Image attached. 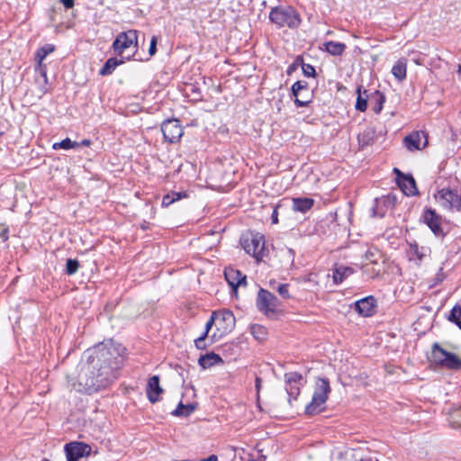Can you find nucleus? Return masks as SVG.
Returning <instances> with one entry per match:
<instances>
[{
  "label": "nucleus",
  "mask_w": 461,
  "mask_h": 461,
  "mask_svg": "<svg viewBox=\"0 0 461 461\" xmlns=\"http://www.w3.org/2000/svg\"><path fill=\"white\" fill-rule=\"evenodd\" d=\"M438 200L443 208L461 212V193L457 191L442 188L438 192Z\"/></svg>",
  "instance_id": "obj_6"
},
{
  "label": "nucleus",
  "mask_w": 461,
  "mask_h": 461,
  "mask_svg": "<svg viewBox=\"0 0 461 461\" xmlns=\"http://www.w3.org/2000/svg\"><path fill=\"white\" fill-rule=\"evenodd\" d=\"M357 102H356V110L359 112H365L367 108V104L369 103V94L367 90L361 89V86L357 88Z\"/></svg>",
  "instance_id": "obj_27"
},
{
  "label": "nucleus",
  "mask_w": 461,
  "mask_h": 461,
  "mask_svg": "<svg viewBox=\"0 0 461 461\" xmlns=\"http://www.w3.org/2000/svg\"><path fill=\"white\" fill-rule=\"evenodd\" d=\"M186 197H188V194L185 191H182V192L172 191L163 196L161 204L163 207H168L173 203L179 201L183 198H186Z\"/></svg>",
  "instance_id": "obj_29"
},
{
  "label": "nucleus",
  "mask_w": 461,
  "mask_h": 461,
  "mask_svg": "<svg viewBox=\"0 0 461 461\" xmlns=\"http://www.w3.org/2000/svg\"><path fill=\"white\" fill-rule=\"evenodd\" d=\"M378 204H379V201H378V199H375V206L372 209V211H373L372 216L382 218L384 215V211H380L378 209Z\"/></svg>",
  "instance_id": "obj_41"
},
{
  "label": "nucleus",
  "mask_w": 461,
  "mask_h": 461,
  "mask_svg": "<svg viewBox=\"0 0 461 461\" xmlns=\"http://www.w3.org/2000/svg\"><path fill=\"white\" fill-rule=\"evenodd\" d=\"M269 20L278 28L296 29L302 23L299 13L292 6H276L269 13Z\"/></svg>",
  "instance_id": "obj_3"
},
{
  "label": "nucleus",
  "mask_w": 461,
  "mask_h": 461,
  "mask_svg": "<svg viewBox=\"0 0 461 461\" xmlns=\"http://www.w3.org/2000/svg\"><path fill=\"white\" fill-rule=\"evenodd\" d=\"M60 147L63 149H76L79 147V143L77 141L71 140L69 138H66L60 141Z\"/></svg>",
  "instance_id": "obj_37"
},
{
  "label": "nucleus",
  "mask_w": 461,
  "mask_h": 461,
  "mask_svg": "<svg viewBox=\"0 0 461 461\" xmlns=\"http://www.w3.org/2000/svg\"><path fill=\"white\" fill-rule=\"evenodd\" d=\"M368 254H369V253H366V258H371V256H373V253H370V255H368Z\"/></svg>",
  "instance_id": "obj_56"
},
{
  "label": "nucleus",
  "mask_w": 461,
  "mask_h": 461,
  "mask_svg": "<svg viewBox=\"0 0 461 461\" xmlns=\"http://www.w3.org/2000/svg\"><path fill=\"white\" fill-rule=\"evenodd\" d=\"M457 73L460 75L461 74V65H458V68H457Z\"/></svg>",
  "instance_id": "obj_53"
},
{
  "label": "nucleus",
  "mask_w": 461,
  "mask_h": 461,
  "mask_svg": "<svg viewBox=\"0 0 461 461\" xmlns=\"http://www.w3.org/2000/svg\"><path fill=\"white\" fill-rule=\"evenodd\" d=\"M79 143V146H90L91 144V140H88V139H84L81 142H78Z\"/></svg>",
  "instance_id": "obj_50"
},
{
  "label": "nucleus",
  "mask_w": 461,
  "mask_h": 461,
  "mask_svg": "<svg viewBox=\"0 0 461 461\" xmlns=\"http://www.w3.org/2000/svg\"><path fill=\"white\" fill-rule=\"evenodd\" d=\"M420 221L426 224L437 237L445 236V232L441 226L442 217L436 212V210L426 208L420 216Z\"/></svg>",
  "instance_id": "obj_8"
},
{
  "label": "nucleus",
  "mask_w": 461,
  "mask_h": 461,
  "mask_svg": "<svg viewBox=\"0 0 461 461\" xmlns=\"http://www.w3.org/2000/svg\"><path fill=\"white\" fill-rule=\"evenodd\" d=\"M385 102L384 95L379 90H375L369 94V104L375 113L379 114Z\"/></svg>",
  "instance_id": "obj_20"
},
{
  "label": "nucleus",
  "mask_w": 461,
  "mask_h": 461,
  "mask_svg": "<svg viewBox=\"0 0 461 461\" xmlns=\"http://www.w3.org/2000/svg\"><path fill=\"white\" fill-rule=\"evenodd\" d=\"M132 45L137 49L138 31L136 30H129L119 33L113 43V48L117 54L121 55L126 49H129Z\"/></svg>",
  "instance_id": "obj_9"
},
{
  "label": "nucleus",
  "mask_w": 461,
  "mask_h": 461,
  "mask_svg": "<svg viewBox=\"0 0 461 461\" xmlns=\"http://www.w3.org/2000/svg\"><path fill=\"white\" fill-rule=\"evenodd\" d=\"M424 136V133L420 131H414L407 135L403 140L406 149L411 151L420 149L421 137Z\"/></svg>",
  "instance_id": "obj_24"
},
{
  "label": "nucleus",
  "mask_w": 461,
  "mask_h": 461,
  "mask_svg": "<svg viewBox=\"0 0 461 461\" xmlns=\"http://www.w3.org/2000/svg\"><path fill=\"white\" fill-rule=\"evenodd\" d=\"M79 268V262L77 259L68 258L66 263V273L72 276L77 273Z\"/></svg>",
  "instance_id": "obj_34"
},
{
  "label": "nucleus",
  "mask_w": 461,
  "mask_h": 461,
  "mask_svg": "<svg viewBox=\"0 0 461 461\" xmlns=\"http://www.w3.org/2000/svg\"><path fill=\"white\" fill-rule=\"evenodd\" d=\"M0 238L4 240L8 239V228L4 224H0Z\"/></svg>",
  "instance_id": "obj_43"
},
{
  "label": "nucleus",
  "mask_w": 461,
  "mask_h": 461,
  "mask_svg": "<svg viewBox=\"0 0 461 461\" xmlns=\"http://www.w3.org/2000/svg\"><path fill=\"white\" fill-rule=\"evenodd\" d=\"M206 337V332H203V334L194 340V345L198 349H204L206 348L204 343Z\"/></svg>",
  "instance_id": "obj_39"
},
{
  "label": "nucleus",
  "mask_w": 461,
  "mask_h": 461,
  "mask_svg": "<svg viewBox=\"0 0 461 461\" xmlns=\"http://www.w3.org/2000/svg\"><path fill=\"white\" fill-rule=\"evenodd\" d=\"M54 50V45L45 44L42 47H41L36 52L35 59L38 63L40 73L44 77L45 81H47V73L45 66L42 65V61L49 54L52 53Z\"/></svg>",
  "instance_id": "obj_18"
},
{
  "label": "nucleus",
  "mask_w": 461,
  "mask_h": 461,
  "mask_svg": "<svg viewBox=\"0 0 461 461\" xmlns=\"http://www.w3.org/2000/svg\"><path fill=\"white\" fill-rule=\"evenodd\" d=\"M240 245L244 250L253 256L258 261L264 257L265 238L261 233H249L240 238Z\"/></svg>",
  "instance_id": "obj_4"
},
{
  "label": "nucleus",
  "mask_w": 461,
  "mask_h": 461,
  "mask_svg": "<svg viewBox=\"0 0 461 461\" xmlns=\"http://www.w3.org/2000/svg\"><path fill=\"white\" fill-rule=\"evenodd\" d=\"M368 254H369V253H366V258H371V256H373V253H370V255H368Z\"/></svg>",
  "instance_id": "obj_54"
},
{
  "label": "nucleus",
  "mask_w": 461,
  "mask_h": 461,
  "mask_svg": "<svg viewBox=\"0 0 461 461\" xmlns=\"http://www.w3.org/2000/svg\"><path fill=\"white\" fill-rule=\"evenodd\" d=\"M303 376L297 372H289L285 375V391L288 394V402L296 400L301 393Z\"/></svg>",
  "instance_id": "obj_12"
},
{
  "label": "nucleus",
  "mask_w": 461,
  "mask_h": 461,
  "mask_svg": "<svg viewBox=\"0 0 461 461\" xmlns=\"http://www.w3.org/2000/svg\"><path fill=\"white\" fill-rule=\"evenodd\" d=\"M66 9H70L74 6V0H60Z\"/></svg>",
  "instance_id": "obj_46"
},
{
  "label": "nucleus",
  "mask_w": 461,
  "mask_h": 461,
  "mask_svg": "<svg viewBox=\"0 0 461 461\" xmlns=\"http://www.w3.org/2000/svg\"><path fill=\"white\" fill-rule=\"evenodd\" d=\"M146 393L147 397L151 403H155L159 401V395L163 393V389L159 384L158 375H153L149 379Z\"/></svg>",
  "instance_id": "obj_17"
},
{
  "label": "nucleus",
  "mask_w": 461,
  "mask_h": 461,
  "mask_svg": "<svg viewBox=\"0 0 461 461\" xmlns=\"http://www.w3.org/2000/svg\"><path fill=\"white\" fill-rule=\"evenodd\" d=\"M52 149H55V150L61 149V147H60V141H59V142H55V143H53V145H52Z\"/></svg>",
  "instance_id": "obj_52"
},
{
  "label": "nucleus",
  "mask_w": 461,
  "mask_h": 461,
  "mask_svg": "<svg viewBox=\"0 0 461 461\" xmlns=\"http://www.w3.org/2000/svg\"><path fill=\"white\" fill-rule=\"evenodd\" d=\"M325 50L332 56H340L346 50V45L342 42L328 41L324 44Z\"/></svg>",
  "instance_id": "obj_30"
},
{
  "label": "nucleus",
  "mask_w": 461,
  "mask_h": 461,
  "mask_svg": "<svg viewBox=\"0 0 461 461\" xmlns=\"http://www.w3.org/2000/svg\"><path fill=\"white\" fill-rule=\"evenodd\" d=\"M278 205L274 208V211L271 215V221L273 224H276L278 222V212H277Z\"/></svg>",
  "instance_id": "obj_44"
},
{
  "label": "nucleus",
  "mask_w": 461,
  "mask_h": 461,
  "mask_svg": "<svg viewBox=\"0 0 461 461\" xmlns=\"http://www.w3.org/2000/svg\"><path fill=\"white\" fill-rule=\"evenodd\" d=\"M302 70H303V74L305 77H316L315 68L311 64H307V63H304L302 61Z\"/></svg>",
  "instance_id": "obj_36"
},
{
  "label": "nucleus",
  "mask_w": 461,
  "mask_h": 461,
  "mask_svg": "<svg viewBox=\"0 0 461 461\" xmlns=\"http://www.w3.org/2000/svg\"><path fill=\"white\" fill-rule=\"evenodd\" d=\"M291 91L297 107H306L312 103V94L310 93L308 82L303 80L296 81L292 86Z\"/></svg>",
  "instance_id": "obj_7"
},
{
  "label": "nucleus",
  "mask_w": 461,
  "mask_h": 461,
  "mask_svg": "<svg viewBox=\"0 0 461 461\" xmlns=\"http://www.w3.org/2000/svg\"><path fill=\"white\" fill-rule=\"evenodd\" d=\"M431 253V249L429 247L421 246L420 247L416 242L409 244L408 254L410 256V259L417 258V260L421 262L426 257L429 256Z\"/></svg>",
  "instance_id": "obj_19"
},
{
  "label": "nucleus",
  "mask_w": 461,
  "mask_h": 461,
  "mask_svg": "<svg viewBox=\"0 0 461 461\" xmlns=\"http://www.w3.org/2000/svg\"><path fill=\"white\" fill-rule=\"evenodd\" d=\"M289 284H278L276 289L281 297L284 299H289L291 297L289 293Z\"/></svg>",
  "instance_id": "obj_35"
},
{
  "label": "nucleus",
  "mask_w": 461,
  "mask_h": 461,
  "mask_svg": "<svg viewBox=\"0 0 461 461\" xmlns=\"http://www.w3.org/2000/svg\"><path fill=\"white\" fill-rule=\"evenodd\" d=\"M285 253L288 255V258L291 260V262H293L294 261V250L292 249H287L285 250Z\"/></svg>",
  "instance_id": "obj_48"
},
{
  "label": "nucleus",
  "mask_w": 461,
  "mask_h": 461,
  "mask_svg": "<svg viewBox=\"0 0 461 461\" xmlns=\"http://www.w3.org/2000/svg\"><path fill=\"white\" fill-rule=\"evenodd\" d=\"M330 391L329 379L318 378L315 382L312 401L305 407V414L313 416L325 411V403Z\"/></svg>",
  "instance_id": "obj_2"
},
{
  "label": "nucleus",
  "mask_w": 461,
  "mask_h": 461,
  "mask_svg": "<svg viewBox=\"0 0 461 461\" xmlns=\"http://www.w3.org/2000/svg\"><path fill=\"white\" fill-rule=\"evenodd\" d=\"M216 312V327L221 334L230 333L235 327L236 319L230 310H221Z\"/></svg>",
  "instance_id": "obj_14"
},
{
  "label": "nucleus",
  "mask_w": 461,
  "mask_h": 461,
  "mask_svg": "<svg viewBox=\"0 0 461 461\" xmlns=\"http://www.w3.org/2000/svg\"><path fill=\"white\" fill-rule=\"evenodd\" d=\"M292 201L293 210L294 212H299L303 213H305L309 210H311L314 204V200L309 197H295L293 198Z\"/></svg>",
  "instance_id": "obj_22"
},
{
  "label": "nucleus",
  "mask_w": 461,
  "mask_h": 461,
  "mask_svg": "<svg viewBox=\"0 0 461 461\" xmlns=\"http://www.w3.org/2000/svg\"><path fill=\"white\" fill-rule=\"evenodd\" d=\"M42 461H50V460H49V459H47V458H44Z\"/></svg>",
  "instance_id": "obj_57"
},
{
  "label": "nucleus",
  "mask_w": 461,
  "mask_h": 461,
  "mask_svg": "<svg viewBox=\"0 0 461 461\" xmlns=\"http://www.w3.org/2000/svg\"><path fill=\"white\" fill-rule=\"evenodd\" d=\"M261 382H262V379L260 377H258V376L256 377L255 387H256L258 395L259 394V391H260V388H261Z\"/></svg>",
  "instance_id": "obj_47"
},
{
  "label": "nucleus",
  "mask_w": 461,
  "mask_h": 461,
  "mask_svg": "<svg viewBox=\"0 0 461 461\" xmlns=\"http://www.w3.org/2000/svg\"><path fill=\"white\" fill-rule=\"evenodd\" d=\"M296 64H291L287 68V74H291L295 69Z\"/></svg>",
  "instance_id": "obj_51"
},
{
  "label": "nucleus",
  "mask_w": 461,
  "mask_h": 461,
  "mask_svg": "<svg viewBox=\"0 0 461 461\" xmlns=\"http://www.w3.org/2000/svg\"><path fill=\"white\" fill-rule=\"evenodd\" d=\"M256 304L260 312L269 317L278 312L281 302L269 291L260 288L258 292Z\"/></svg>",
  "instance_id": "obj_5"
},
{
  "label": "nucleus",
  "mask_w": 461,
  "mask_h": 461,
  "mask_svg": "<svg viewBox=\"0 0 461 461\" xmlns=\"http://www.w3.org/2000/svg\"><path fill=\"white\" fill-rule=\"evenodd\" d=\"M368 254H369V253H366V258H371V256H373V253H370V255H368Z\"/></svg>",
  "instance_id": "obj_55"
},
{
  "label": "nucleus",
  "mask_w": 461,
  "mask_h": 461,
  "mask_svg": "<svg viewBox=\"0 0 461 461\" xmlns=\"http://www.w3.org/2000/svg\"><path fill=\"white\" fill-rule=\"evenodd\" d=\"M156 52H157V37L153 36L150 41L149 53L150 56H153V55H155Z\"/></svg>",
  "instance_id": "obj_42"
},
{
  "label": "nucleus",
  "mask_w": 461,
  "mask_h": 461,
  "mask_svg": "<svg viewBox=\"0 0 461 461\" xmlns=\"http://www.w3.org/2000/svg\"><path fill=\"white\" fill-rule=\"evenodd\" d=\"M375 299L374 296L369 295L362 298L355 303V311L362 316H372L375 312Z\"/></svg>",
  "instance_id": "obj_16"
},
{
  "label": "nucleus",
  "mask_w": 461,
  "mask_h": 461,
  "mask_svg": "<svg viewBox=\"0 0 461 461\" xmlns=\"http://www.w3.org/2000/svg\"><path fill=\"white\" fill-rule=\"evenodd\" d=\"M251 333L255 338L261 339L263 336L266 334L265 328L260 325H252L251 326Z\"/></svg>",
  "instance_id": "obj_38"
},
{
  "label": "nucleus",
  "mask_w": 461,
  "mask_h": 461,
  "mask_svg": "<svg viewBox=\"0 0 461 461\" xmlns=\"http://www.w3.org/2000/svg\"><path fill=\"white\" fill-rule=\"evenodd\" d=\"M445 279V274L443 272V267L438 269V272L436 275V283L442 282Z\"/></svg>",
  "instance_id": "obj_45"
},
{
  "label": "nucleus",
  "mask_w": 461,
  "mask_h": 461,
  "mask_svg": "<svg viewBox=\"0 0 461 461\" xmlns=\"http://www.w3.org/2000/svg\"><path fill=\"white\" fill-rule=\"evenodd\" d=\"M164 140L169 143L177 142L183 135V128L176 119H167L161 125Z\"/></svg>",
  "instance_id": "obj_11"
},
{
  "label": "nucleus",
  "mask_w": 461,
  "mask_h": 461,
  "mask_svg": "<svg viewBox=\"0 0 461 461\" xmlns=\"http://www.w3.org/2000/svg\"><path fill=\"white\" fill-rule=\"evenodd\" d=\"M87 360L79 366L77 381L68 376L71 388L91 394L106 387L117 378V373L125 360V348L110 341L87 350Z\"/></svg>",
  "instance_id": "obj_1"
},
{
  "label": "nucleus",
  "mask_w": 461,
  "mask_h": 461,
  "mask_svg": "<svg viewBox=\"0 0 461 461\" xmlns=\"http://www.w3.org/2000/svg\"><path fill=\"white\" fill-rule=\"evenodd\" d=\"M124 63V59H118L117 58H110L108 59L102 68L99 70V75L101 76H109L112 75L115 68Z\"/></svg>",
  "instance_id": "obj_26"
},
{
  "label": "nucleus",
  "mask_w": 461,
  "mask_h": 461,
  "mask_svg": "<svg viewBox=\"0 0 461 461\" xmlns=\"http://www.w3.org/2000/svg\"><path fill=\"white\" fill-rule=\"evenodd\" d=\"M64 450L67 461H78L81 457L90 456L92 447L85 442L73 441L66 444Z\"/></svg>",
  "instance_id": "obj_10"
},
{
  "label": "nucleus",
  "mask_w": 461,
  "mask_h": 461,
  "mask_svg": "<svg viewBox=\"0 0 461 461\" xmlns=\"http://www.w3.org/2000/svg\"><path fill=\"white\" fill-rule=\"evenodd\" d=\"M195 409L194 404H184L179 402L176 409L172 411V415L174 416H189Z\"/></svg>",
  "instance_id": "obj_32"
},
{
  "label": "nucleus",
  "mask_w": 461,
  "mask_h": 461,
  "mask_svg": "<svg viewBox=\"0 0 461 461\" xmlns=\"http://www.w3.org/2000/svg\"><path fill=\"white\" fill-rule=\"evenodd\" d=\"M216 325V312H212L211 318L208 320V321L205 324V330L203 332H206V336L208 335L209 330L212 329V325Z\"/></svg>",
  "instance_id": "obj_40"
},
{
  "label": "nucleus",
  "mask_w": 461,
  "mask_h": 461,
  "mask_svg": "<svg viewBox=\"0 0 461 461\" xmlns=\"http://www.w3.org/2000/svg\"><path fill=\"white\" fill-rule=\"evenodd\" d=\"M353 274V269L348 267L339 266L333 271V281L335 284H341L347 277Z\"/></svg>",
  "instance_id": "obj_28"
},
{
  "label": "nucleus",
  "mask_w": 461,
  "mask_h": 461,
  "mask_svg": "<svg viewBox=\"0 0 461 461\" xmlns=\"http://www.w3.org/2000/svg\"><path fill=\"white\" fill-rule=\"evenodd\" d=\"M224 276L234 293H237L239 286L247 285V276L240 270L233 267H226Z\"/></svg>",
  "instance_id": "obj_15"
},
{
  "label": "nucleus",
  "mask_w": 461,
  "mask_h": 461,
  "mask_svg": "<svg viewBox=\"0 0 461 461\" xmlns=\"http://www.w3.org/2000/svg\"><path fill=\"white\" fill-rule=\"evenodd\" d=\"M218 456L216 455H211L207 458L201 459L200 461H217Z\"/></svg>",
  "instance_id": "obj_49"
},
{
  "label": "nucleus",
  "mask_w": 461,
  "mask_h": 461,
  "mask_svg": "<svg viewBox=\"0 0 461 461\" xmlns=\"http://www.w3.org/2000/svg\"><path fill=\"white\" fill-rule=\"evenodd\" d=\"M448 321L455 323L461 330V305H455L450 311Z\"/></svg>",
  "instance_id": "obj_33"
},
{
  "label": "nucleus",
  "mask_w": 461,
  "mask_h": 461,
  "mask_svg": "<svg viewBox=\"0 0 461 461\" xmlns=\"http://www.w3.org/2000/svg\"><path fill=\"white\" fill-rule=\"evenodd\" d=\"M407 60L404 58L399 59L392 68V74L398 81L406 78Z\"/></svg>",
  "instance_id": "obj_25"
},
{
  "label": "nucleus",
  "mask_w": 461,
  "mask_h": 461,
  "mask_svg": "<svg viewBox=\"0 0 461 461\" xmlns=\"http://www.w3.org/2000/svg\"><path fill=\"white\" fill-rule=\"evenodd\" d=\"M448 351L445 350L441 348L438 343L435 342L432 345L431 355L429 357V360L434 363L436 366H443L445 362V358H447Z\"/></svg>",
  "instance_id": "obj_21"
},
{
  "label": "nucleus",
  "mask_w": 461,
  "mask_h": 461,
  "mask_svg": "<svg viewBox=\"0 0 461 461\" xmlns=\"http://www.w3.org/2000/svg\"><path fill=\"white\" fill-rule=\"evenodd\" d=\"M442 367L451 370H460L461 358L458 357L455 353L448 352Z\"/></svg>",
  "instance_id": "obj_31"
},
{
  "label": "nucleus",
  "mask_w": 461,
  "mask_h": 461,
  "mask_svg": "<svg viewBox=\"0 0 461 461\" xmlns=\"http://www.w3.org/2000/svg\"><path fill=\"white\" fill-rule=\"evenodd\" d=\"M396 174V182L402 193L407 196L419 194L416 182L411 175H405L398 168L393 169Z\"/></svg>",
  "instance_id": "obj_13"
},
{
  "label": "nucleus",
  "mask_w": 461,
  "mask_h": 461,
  "mask_svg": "<svg viewBox=\"0 0 461 461\" xmlns=\"http://www.w3.org/2000/svg\"><path fill=\"white\" fill-rule=\"evenodd\" d=\"M221 357L213 352L207 353L205 355H202L198 359L199 366L203 368H210L214 365L222 363Z\"/></svg>",
  "instance_id": "obj_23"
}]
</instances>
